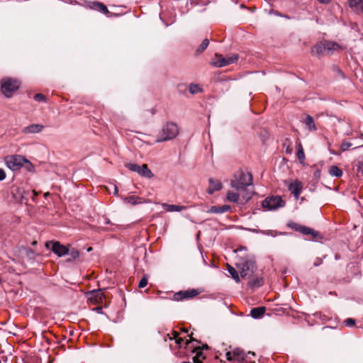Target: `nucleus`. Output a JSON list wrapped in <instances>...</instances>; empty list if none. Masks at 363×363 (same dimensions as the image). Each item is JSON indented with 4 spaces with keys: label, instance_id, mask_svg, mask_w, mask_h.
<instances>
[{
    "label": "nucleus",
    "instance_id": "obj_20",
    "mask_svg": "<svg viewBox=\"0 0 363 363\" xmlns=\"http://www.w3.org/2000/svg\"><path fill=\"white\" fill-rule=\"evenodd\" d=\"M230 209V206L228 205H223L222 206H213L208 211V213L219 214L227 212Z\"/></svg>",
    "mask_w": 363,
    "mask_h": 363
},
{
    "label": "nucleus",
    "instance_id": "obj_19",
    "mask_svg": "<svg viewBox=\"0 0 363 363\" xmlns=\"http://www.w3.org/2000/svg\"><path fill=\"white\" fill-rule=\"evenodd\" d=\"M162 207L163 208V209H164L167 212L182 211L186 209V208L184 206L168 204L166 203H162Z\"/></svg>",
    "mask_w": 363,
    "mask_h": 363
},
{
    "label": "nucleus",
    "instance_id": "obj_50",
    "mask_svg": "<svg viewBox=\"0 0 363 363\" xmlns=\"http://www.w3.org/2000/svg\"><path fill=\"white\" fill-rule=\"evenodd\" d=\"M189 340H186V342H185V343H184V344H185L186 345H187L189 344Z\"/></svg>",
    "mask_w": 363,
    "mask_h": 363
},
{
    "label": "nucleus",
    "instance_id": "obj_33",
    "mask_svg": "<svg viewBox=\"0 0 363 363\" xmlns=\"http://www.w3.org/2000/svg\"><path fill=\"white\" fill-rule=\"evenodd\" d=\"M209 44V40L207 38H205L201 45L196 49V53L199 54L203 52L208 47Z\"/></svg>",
    "mask_w": 363,
    "mask_h": 363
},
{
    "label": "nucleus",
    "instance_id": "obj_23",
    "mask_svg": "<svg viewBox=\"0 0 363 363\" xmlns=\"http://www.w3.org/2000/svg\"><path fill=\"white\" fill-rule=\"evenodd\" d=\"M91 8L99 11L106 15H108L110 12L108 10L107 7L102 3L98 1H94L91 3Z\"/></svg>",
    "mask_w": 363,
    "mask_h": 363
},
{
    "label": "nucleus",
    "instance_id": "obj_14",
    "mask_svg": "<svg viewBox=\"0 0 363 363\" xmlns=\"http://www.w3.org/2000/svg\"><path fill=\"white\" fill-rule=\"evenodd\" d=\"M325 42L327 54H332L334 52H338L343 49L342 45L335 42L330 40H325Z\"/></svg>",
    "mask_w": 363,
    "mask_h": 363
},
{
    "label": "nucleus",
    "instance_id": "obj_38",
    "mask_svg": "<svg viewBox=\"0 0 363 363\" xmlns=\"http://www.w3.org/2000/svg\"><path fill=\"white\" fill-rule=\"evenodd\" d=\"M352 145V144L350 142H346V141H344L341 143L340 145V148L342 150V151H346Z\"/></svg>",
    "mask_w": 363,
    "mask_h": 363
},
{
    "label": "nucleus",
    "instance_id": "obj_26",
    "mask_svg": "<svg viewBox=\"0 0 363 363\" xmlns=\"http://www.w3.org/2000/svg\"><path fill=\"white\" fill-rule=\"evenodd\" d=\"M304 123H305L306 125L308 127V129L309 130L315 131L317 130L312 116L308 115L305 118Z\"/></svg>",
    "mask_w": 363,
    "mask_h": 363
},
{
    "label": "nucleus",
    "instance_id": "obj_48",
    "mask_svg": "<svg viewBox=\"0 0 363 363\" xmlns=\"http://www.w3.org/2000/svg\"><path fill=\"white\" fill-rule=\"evenodd\" d=\"M110 223H111V221L109 220V219L105 218V223L106 224H109Z\"/></svg>",
    "mask_w": 363,
    "mask_h": 363
},
{
    "label": "nucleus",
    "instance_id": "obj_39",
    "mask_svg": "<svg viewBox=\"0 0 363 363\" xmlns=\"http://www.w3.org/2000/svg\"><path fill=\"white\" fill-rule=\"evenodd\" d=\"M67 255H70L73 259H76L79 257V253L78 250L72 248L71 250H69V253Z\"/></svg>",
    "mask_w": 363,
    "mask_h": 363
},
{
    "label": "nucleus",
    "instance_id": "obj_6",
    "mask_svg": "<svg viewBox=\"0 0 363 363\" xmlns=\"http://www.w3.org/2000/svg\"><path fill=\"white\" fill-rule=\"evenodd\" d=\"M238 59L237 54H233L231 55L223 57L218 53L215 54V58L212 62V65L216 67H223L235 62Z\"/></svg>",
    "mask_w": 363,
    "mask_h": 363
},
{
    "label": "nucleus",
    "instance_id": "obj_2",
    "mask_svg": "<svg viewBox=\"0 0 363 363\" xmlns=\"http://www.w3.org/2000/svg\"><path fill=\"white\" fill-rule=\"evenodd\" d=\"M252 184V176L250 173L240 172L235 176V179L231 181L230 186L238 191H242L247 186Z\"/></svg>",
    "mask_w": 363,
    "mask_h": 363
},
{
    "label": "nucleus",
    "instance_id": "obj_25",
    "mask_svg": "<svg viewBox=\"0 0 363 363\" xmlns=\"http://www.w3.org/2000/svg\"><path fill=\"white\" fill-rule=\"evenodd\" d=\"M105 297L104 293L101 289H99L97 291H92L90 293L89 299H95L96 301H102L103 298Z\"/></svg>",
    "mask_w": 363,
    "mask_h": 363
},
{
    "label": "nucleus",
    "instance_id": "obj_5",
    "mask_svg": "<svg viewBox=\"0 0 363 363\" xmlns=\"http://www.w3.org/2000/svg\"><path fill=\"white\" fill-rule=\"evenodd\" d=\"M4 162L7 167L13 171L19 169L25 162H28L21 155H8L4 158Z\"/></svg>",
    "mask_w": 363,
    "mask_h": 363
},
{
    "label": "nucleus",
    "instance_id": "obj_16",
    "mask_svg": "<svg viewBox=\"0 0 363 363\" xmlns=\"http://www.w3.org/2000/svg\"><path fill=\"white\" fill-rule=\"evenodd\" d=\"M44 129V125L40 124H31L28 126L24 127L22 129V132L26 134L29 133H38L42 132Z\"/></svg>",
    "mask_w": 363,
    "mask_h": 363
},
{
    "label": "nucleus",
    "instance_id": "obj_15",
    "mask_svg": "<svg viewBox=\"0 0 363 363\" xmlns=\"http://www.w3.org/2000/svg\"><path fill=\"white\" fill-rule=\"evenodd\" d=\"M289 190L291 192V194L294 195L295 198L297 199L302 191L301 182L298 180L292 182L289 186Z\"/></svg>",
    "mask_w": 363,
    "mask_h": 363
},
{
    "label": "nucleus",
    "instance_id": "obj_18",
    "mask_svg": "<svg viewBox=\"0 0 363 363\" xmlns=\"http://www.w3.org/2000/svg\"><path fill=\"white\" fill-rule=\"evenodd\" d=\"M222 188V184L218 180L213 179H209V187L208 189V193L213 194L215 191H219Z\"/></svg>",
    "mask_w": 363,
    "mask_h": 363
},
{
    "label": "nucleus",
    "instance_id": "obj_46",
    "mask_svg": "<svg viewBox=\"0 0 363 363\" xmlns=\"http://www.w3.org/2000/svg\"><path fill=\"white\" fill-rule=\"evenodd\" d=\"M321 4H329L332 0H318Z\"/></svg>",
    "mask_w": 363,
    "mask_h": 363
},
{
    "label": "nucleus",
    "instance_id": "obj_3",
    "mask_svg": "<svg viewBox=\"0 0 363 363\" xmlns=\"http://www.w3.org/2000/svg\"><path fill=\"white\" fill-rule=\"evenodd\" d=\"M20 82L15 79L5 77L1 80V91L7 98L12 96L13 94L18 89Z\"/></svg>",
    "mask_w": 363,
    "mask_h": 363
},
{
    "label": "nucleus",
    "instance_id": "obj_40",
    "mask_svg": "<svg viewBox=\"0 0 363 363\" xmlns=\"http://www.w3.org/2000/svg\"><path fill=\"white\" fill-rule=\"evenodd\" d=\"M147 279L145 277H143L140 279V282L138 284V287L139 288H144V287H145L147 286Z\"/></svg>",
    "mask_w": 363,
    "mask_h": 363
},
{
    "label": "nucleus",
    "instance_id": "obj_13",
    "mask_svg": "<svg viewBox=\"0 0 363 363\" xmlns=\"http://www.w3.org/2000/svg\"><path fill=\"white\" fill-rule=\"evenodd\" d=\"M311 53L318 57H321V56L327 54L325 40L317 43L311 48Z\"/></svg>",
    "mask_w": 363,
    "mask_h": 363
},
{
    "label": "nucleus",
    "instance_id": "obj_9",
    "mask_svg": "<svg viewBox=\"0 0 363 363\" xmlns=\"http://www.w3.org/2000/svg\"><path fill=\"white\" fill-rule=\"evenodd\" d=\"M47 248H51L52 251L58 257H62L69 253V249L60 243V242H50L46 243Z\"/></svg>",
    "mask_w": 363,
    "mask_h": 363
},
{
    "label": "nucleus",
    "instance_id": "obj_11",
    "mask_svg": "<svg viewBox=\"0 0 363 363\" xmlns=\"http://www.w3.org/2000/svg\"><path fill=\"white\" fill-rule=\"evenodd\" d=\"M199 294L197 289H191L187 291H180L174 295L176 301H182L185 298H191L196 296Z\"/></svg>",
    "mask_w": 363,
    "mask_h": 363
},
{
    "label": "nucleus",
    "instance_id": "obj_21",
    "mask_svg": "<svg viewBox=\"0 0 363 363\" xmlns=\"http://www.w3.org/2000/svg\"><path fill=\"white\" fill-rule=\"evenodd\" d=\"M266 311V308L264 306H259L253 308L250 311V315L254 318H260L263 316Z\"/></svg>",
    "mask_w": 363,
    "mask_h": 363
},
{
    "label": "nucleus",
    "instance_id": "obj_4",
    "mask_svg": "<svg viewBox=\"0 0 363 363\" xmlns=\"http://www.w3.org/2000/svg\"><path fill=\"white\" fill-rule=\"evenodd\" d=\"M255 355V352H249L246 354L239 348H236L233 351L227 352L225 354L226 359L228 361H233L238 362H247L250 359V356L254 357Z\"/></svg>",
    "mask_w": 363,
    "mask_h": 363
},
{
    "label": "nucleus",
    "instance_id": "obj_41",
    "mask_svg": "<svg viewBox=\"0 0 363 363\" xmlns=\"http://www.w3.org/2000/svg\"><path fill=\"white\" fill-rule=\"evenodd\" d=\"M262 233L264 235H270V236H276L278 234H279V233H277L276 231L270 230H267V231H262Z\"/></svg>",
    "mask_w": 363,
    "mask_h": 363
},
{
    "label": "nucleus",
    "instance_id": "obj_1",
    "mask_svg": "<svg viewBox=\"0 0 363 363\" xmlns=\"http://www.w3.org/2000/svg\"><path fill=\"white\" fill-rule=\"evenodd\" d=\"M179 134V128L177 123L173 122H167L164 124L159 131L157 143L168 141L175 138Z\"/></svg>",
    "mask_w": 363,
    "mask_h": 363
},
{
    "label": "nucleus",
    "instance_id": "obj_36",
    "mask_svg": "<svg viewBox=\"0 0 363 363\" xmlns=\"http://www.w3.org/2000/svg\"><path fill=\"white\" fill-rule=\"evenodd\" d=\"M33 98L36 101H38V102H45L46 101V97L43 94H40V93L35 94Z\"/></svg>",
    "mask_w": 363,
    "mask_h": 363
},
{
    "label": "nucleus",
    "instance_id": "obj_52",
    "mask_svg": "<svg viewBox=\"0 0 363 363\" xmlns=\"http://www.w3.org/2000/svg\"><path fill=\"white\" fill-rule=\"evenodd\" d=\"M319 174H320V171H317V172H315V175H318Z\"/></svg>",
    "mask_w": 363,
    "mask_h": 363
},
{
    "label": "nucleus",
    "instance_id": "obj_47",
    "mask_svg": "<svg viewBox=\"0 0 363 363\" xmlns=\"http://www.w3.org/2000/svg\"><path fill=\"white\" fill-rule=\"evenodd\" d=\"M118 187L115 185V186H114V193H113V194H114L115 195H117V194H118Z\"/></svg>",
    "mask_w": 363,
    "mask_h": 363
},
{
    "label": "nucleus",
    "instance_id": "obj_22",
    "mask_svg": "<svg viewBox=\"0 0 363 363\" xmlns=\"http://www.w3.org/2000/svg\"><path fill=\"white\" fill-rule=\"evenodd\" d=\"M91 8L99 11L106 15H108L110 12L108 10L107 7L102 3L98 1H94L91 3Z\"/></svg>",
    "mask_w": 363,
    "mask_h": 363
},
{
    "label": "nucleus",
    "instance_id": "obj_32",
    "mask_svg": "<svg viewBox=\"0 0 363 363\" xmlns=\"http://www.w3.org/2000/svg\"><path fill=\"white\" fill-rule=\"evenodd\" d=\"M296 156L301 163H303L305 160V154L303 151V148L302 145L299 143L298 144V150L296 152Z\"/></svg>",
    "mask_w": 363,
    "mask_h": 363
},
{
    "label": "nucleus",
    "instance_id": "obj_10",
    "mask_svg": "<svg viewBox=\"0 0 363 363\" xmlns=\"http://www.w3.org/2000/svg\"><path fill=\"white\" fill-rule=\"evenodd\" d=\"M291 228L296 230V231L300 232L303 235L310 236L311 238L312 239H315L319 235V233L318 232H315L313 229L304 225L293 223Z\"/></svg>",
    "mask_w": 363,
    "mask_h": 363
},
{
    "label": "nucleus",
    "instance_id": "obj_45",
    "mask_svg": "<svg viewBox=\"0 0 363 363\" xmlns=\"http://www.w3.org/2000/svg\"><path fill=\"white\" fill-rule=\"evenodd\" d=\"M269 13H270V14H274V15H276V16H282L279 13V11H274V10H273V9L270 10Z\"/></svg>",
    "mask_w": 363,
    "mask_h": 363
},
{
    "label": "nucleus",
    "instance_id": "obj_31",
    "mask_svg": "<svg viewBox=\"0 0 363 363\" xmlns=\"http://www.w3.org/2000/svg\"><path fill=\"white\" fill-rule=\"evenodd\" d=\"M240 198V194L238 192L228 191L227 193V199L233 203H236L238 201Z\"/></svg>",
    "mask_w": 363,
    "mask_h": 363
},
{
    "label": "nucleus",
    "instance_id": "obj_51",
    "mask_svg": "<svg viewBox=\"0 0 363 363\" xmlns=\"http://www.w3.org/2000/svg\"><path fill=\"white\" fill-rule=\"evenodd\" d=\"M319 174H320V171H317V172H315V175H318Z\"/></svg>",
    "mask_w": 363,
    "mask_h": 363
},
{
    "label": "nucleus",
    "instance_id": "obj_42",
    "mask_svg": "<svg viewBox=\"0 0 363 363\" xmlns=\"http://www.w3.org/2000/svg\"><path fill=\"white\" fill-rule=\"evenodd\" d=\"M6 178V173L4 169H0V181H3Z\"/></svg>",
    "mask_w": 363,
    "mask_h": 363
},
{
    "label": "nucleus",
    "instance_id": "obj_37",
    "mask_svg": "<svg viewBox=\"0 0 363 363\" xmlns=\"http://www.w3.org/2000/svg\"><path fill=\"white\" fill-rule=\"evenodd\" d=\"M344 324L347 327H353L355 325V320L348 318L344 320Z\"/></svg>",
    "mask_w": 363,
    "mask_h": 363
},
{
    "label": "nucleus",
    "instance_id": "obj_8",
    "mask_svg": "<svg viewBox=\"0 0 363 363\" xmlns=\"http://www.w3.org/2000/svg\"><path fill=\"white\" fill-rule=\"evenodd\" d=\"M126 167L132 172H138L140 176L151 178L153 177V174L151 170L148 168L147 165L144 164L142 166L136 164H128Z\"/></svg>",
    "mask_w": 363,
    "mask_h": 363
},
{
    "label": "nucleus",
    "instance_id": "obj_29",
    "mask_svg": "<svg viewBox=\"0 0 363 363\" xmlns=\"http://www.w3.org/2000/svg\"><path fill=\"white\" fill-rule=\"evenodd\" d=\"M194 352H196V355L193 357V361L194 363H202L203 359H204L205 357L203 354V352L201 351L199 348H196Z\"/></svg>",
    "mask_w": 363,
    "mask_h": 363
},
{
    "label": "nucleus",
    "instance_id": "obj_30",
    "mask_svg": "<svg viewBox=\"0 0 363 363\" xmlns=\"http://www.w3.org/2000/svg\"><path fill=\"white\" fill-rule=\"evenodd\" d=\"M227 269H228V272H229V274L231 275L232 278L237 283H239L240 281V277L238 276V272L236 271V269L229 264L228 265Z\"/></svg>",
    "mask_w": 363,
    "mask_h": 363
},
{
    "label": "nucleus",
    "instance_id": "obj_49",
    "mask_svg": "<svg viewBox=\"0 0 363 363\" xmlns=\"http://www.w3.org/2000/svg\"><path fill=\"white\" fill-rule=\"evenodd\" d=\"M291 152H292V150H291V149H290V148H289V147H288V148H286V152H287V153H291Z\"/></svg>",
    "mask_w": 363,
    "mask_h": 363
},
{
    "label": "nucleus",
    "instance_id": "obj_28",
    "mask_svg": "<svg viewBox=\"0 0 363 363\" xmlns=\"http://www.w3.org/2000/svg\"><path fill=\"white\" fill-rule=\"evenodd\" d=\"M329 173L331 176L335 177H340L342 176V171L337 166L333 165L330 167Z\"/></svg>",
    "mask_w": 363,
    "mask_h": 363
},
{
    "label": "nucleus",
    "instance_id": "obj_43",
    "mask_svg": "<svg viewBox=\"0 0 363 363\" xmlns=\"http://www.w3.org/2000/svg\"><path fill=\"white\" fill-rule=\"evenodd\" d=\"M242 196L243 199L248 201L251 198L252 194L251 193H246L245 194H242Z\"/></svg>",
    "mask_w": 363,
    "mask_h": 363
},
{
    "label": "nucleus",
    "instance_id": "obj_34",
    "mask_svg": "<svg viewBox=\"0 0 363 363\" xmlns=\"http://www.w3.org/2000/svg\"><path fill=\"white\" fill-rule=\"evenodd\" d=\"M189 91L191 94H197L201 91V89L198 84H191L189 85Z\"/></svg>",
    "mask_w": 363,
    "mask_h": 363
},
{
    "label": "nucleus",
    "instance_id": "obj_12",
    "mask_svg": "<svg viewBox=\"0 0 363 363\" xmlns=\"http://www.w3.org/2000/svg\"><path fill=\"white\" fill-rule=\"evenodd\" d=\"M240 265V275L242 278L248 277L253 273L255 269V263L253 262L247 260Z\"/></svg>",
    "mask_w": 363,
    "mask_h": 363
},
{
    "label": "nucleus",
    "instance_id": "obj_35",
    "mask_svg": "<svg viewBox=\"0 0 363 363\" xmlns=\"http://www.w3.org/2000/svg\"><path fill=\"white\" fill-rule=\"evenodd\" d=\"M172 338L175 340V342L179 346L181 347L182 342L184 341L183 338L178 337V333L177 332L172 333ZM172 339V337H170Z\"/></svg>",
    "mask_w": 363,
    "mask_h": 363
},
{
    "label": "nucleus",
    "instance_id": "obj_24",
    "mask_svg": "<svg viewBox=\"0 0 363 363\" xmlns=\"http://www.w3.org/2000/svg\"><path fill=\"white\" fill-rule=\"evenodd\" d=\"M124 203L135 206L143 203V199L139 196H130L123 199Z\"/></svg>",
    "mask_w": 363,
    "mask_h": 363
},
{
    "label": "nucleus",
    "instance_id": "obj_53",
    "mask_svg": "<svg viewBox=\"0 0 363 363\" xmlns=\"http://www.w3.org/2000/svg\"><path fill=\"white\" fill-rule=\"evenodd\" d=\"M182 363H191V362H183Z\"/></svg>",
    "mask_w": 363,
    "mask_h": 363
},
{
    "label": "nucleus",
    "instance_id": "obj_27",
    "mask_svg": "<svg viewBox=\"0 0 363 363\" xmlns=\"http://www.w3.org/2000/svg\"><path fill=\"white\" fill-rule=\"evenodd\" d=\"M264 284L263 279L262 277H255L249 281V286L252 288L260 287Z\"/></svg>",
    "mask_w": 363,
    "mask_h": 363
},
{
    "label": "nucleus",
    "instance_id": "obj_7",
    "mask_svg": "<svg viewBox=\"0 0 363 363\" xmlns=\"http://www.w3.org/2000/svg\"><path fill=\"white\" fill-rule=\"evenodd\" d=\"M284 205L285 202L279 196L267 197L262 201L263 208L269 211L283 207Z\"/></svg>",
    "mask_w": 363,
    "mask_h": 363
},
{
    "label": "nucleus",
    "instance_id": "obj_44",
    "mask_svg": "<svg viewBox=\"0 0 363 363\" xmlns=\"http://www.w3.org/2000/svg\"><path fill=\"white\" fill-rule=\"evenodd\" d=\"M321 263H322V259L320 258H317L316 260L314 262L313 265L315 267H318V266L320 265Z\"/></svg>",
    "mask_w": 363,
    "mask_h": 363
},
{
    "label": "nucleus",
    "instance_id": "obj_17",
    "mask_svg": "<svg viewBox=\"0 0 363 363\" xmlns=\"http://www.w3.org/2000/svg\"><path fill=\"white\" fill-rule=\"evenodd\" d=\"M349 6L356 13H363V0H347Z\"/></svg>",
    "mask_w": 363,
    "mask_h": 363
}]
</instances>
